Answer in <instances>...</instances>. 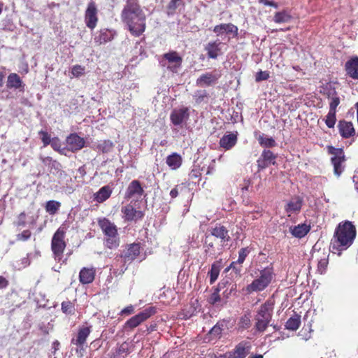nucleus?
Here are the masks:
<instances>
[{
	"mask_svg": "<svg viewBox=\"0 0 358 358\" xmlns=\"http://www.w3.org/2000/svg\"><path fill=\"white\" fill-rule=\"evenodd\" d=\"M97 22L96 8L93 2L88 4L85 12V23L87 27L93 29Z\"/></svg>",
	"mask_w": 358,
	"mask_h": 358,
	"instance_id": "nucleus-18",
	"label": "nucleus"
},
{
	"mask_svg": "<svg viewBox=\"0 0 358 358\" xmlns=\"http://www.w3.org/2000/svg\"><path fill=\"white\" fill-rule=\"evenodd\" d=\"M338 128L341 136L343 138H348L355 135V130L351 122L340 120Z\"/></svg>",
	"mask_w": 358,
	"mask_h": 358,
	"instance_id": "nucleus-20",
	"label": "nucleus"
},
{
	"mask_svg": "<svg viewBox=\"0 0 358 358\" xmlns=\"http://www.w3.org/2000/svg\"><path fill=\"white\" fill-rule=\"evenodd\" d=\"M222 44L219 39L206 43L204 45V50L207 53L208 58L216 59L220 55H222L223 53L221 49Z\"/></svg>",
	"mask_w": 358,
	"mask_h": 358,
	"instance_id": "nucleus-14",
	"label": "nucleus"
},
{
	"mask_svg": "<svg viewBox=\"0 0 358 358\" xmlns=\"http://www.w3.org/2000/svg\"><path fill=\"white\" fill-rule=\"evenodd\" d=\"M178 185L176 186L173 189H172L170 192V196L172 199H174L178 195Z\"/></svg>",
	"mask_w": 358,
	"mask_h": 358,
	"instance_id": "nucleus-61",
	"label": "nucleus"
},
{
	"mask_svg": "<svg viewBox=\"0 0 358 358\" xmlns=\"http://www.w3.org/2000/svg\"><path fill=\"white\" fill-rule=\"evenodd\" d=\"M221 74L216 70L201 74L196 80V85L201 87L215 85L220 78Z\"/></svg>",
	"mask_w": 358,
	"mask_h": 358,
	"instance_id": "nucleus-11",
	"label": "nucleus"
},
{
	"mask_svg": "<svg viewBox=\"0 0 358 358\" xmlns=\"http://www.w3.org/2000/svg\"><path fill=\"white\" fill-rule=\"evenodd\" d=\"M251 343L248 341H241L236 345L234 354L236 358H245L250 352Z\"/></svg>",
	"mask_w": 358,
	"mask_h": 358,
	"instance_id": "nucleus-25",
	"label": "nucleus"
},
{
	"mask_svg": "<svg viewBox=\"0 0 358 358\" xmlns=\"http://www.w3.org/2000/svg\"><path fill=\"white\" fill-rule=\"evenodd\" d=\"M51 147L52 149L55 151L59 152L60 154L65 155V148H61V142L60 140L55 137L52 139V141L50 143Z\"/></svg>",
	"mask_w": 358,
	"mask_h": 358,
	"instance_id": "nucleus-44",
	"label": "nucleus"
},
{
	"mask_svg": "<svg viewBox=\"0 0 358 358\" xmlns=\"http://www.w3.org/2000/svg\"><path fill=\"white\" fill-rule=\"evenodd\" d=\"M113 32L108 29H101L94 38L96 43L101 45L110 41L113 38Z\"/></svg>",
	"mask_w": 358,
	"mask_h": 358,
	"instance_id": "nucleus-32",
	"label": "nucleus"
},
{
	"mask_svg": "<svg viewBox=\"0 0 358 358\" xmlns=\"http://www.w3.org/2000/svg\"><path fill=\"white\" fill-rule=\"evenodd\" d=\"M353 182L355 183V187L358 192V172H356L353 176Z\"/></svg>",
	"mask_w": 358,
	"mask_h": 358,
	"instance_id": "nucleus-63",
	"label": "nucleus"
},
{
	"mask_svg": "<svg viewBox=\"0 0 358 358\" xmlns=\"http://www.w3.org/2000/svg\"><path fill=\"white\" fill-rule=\"evenodd\" d=\"M277 155H275L270 150H264L257 160V164L259 170H262L269 166L271 164L274 165L275 164V159Z\"/></svg>",
	"mask_w": 358,
	"mask_h": 358,
	"instance_id": "nucleus-13",
	"label": "nucleus"
},
{
	"mask_svg": "<svg viewBox=\"0 0 358 358\" xmlns=\"http://www.w3.org/2000/svg\"><path fill=\"white\" fill-rule=\"evenodd\" d=\"M62 310L63 313L67 315H71L74 313V306L71 301H64L62 303Z\"/></svg>",
	"mask_w": 358,
	"mask_h": 358,
	"instance_id": "nucleus-45",
	"label": "nucleus"
},
{
	"mask_svg": "<svg viewBox=\"0 0 358 358\" xmlns=\"http://www.w3.org/2000/svg\"><path fill=\"white\" fill-rule=\"evenodd\" d=\"M310 230V227L306 224H300L297 226L289 227V231L292 235L298 238L304 237Z\"/></svg>",
	"mask_w": 358,
	"mask_h": 358,
	"instance_id": "nucleus-29",
	"label": "nucleus"
},
{
	"mask_svg": "<svg viewBox=\"0 0 358 358\" xmlns=\"http://www.w3.org/2000/svg\"><path fill=\"white\" fill-rule=\"evenodd\" d=\"M159 63L173 73H178L182 67V57L176 51H169L161 56Z\"/></svg>",
	"mask_w": 358,
	"mask_h": 358,
	"instance_id": "nucleus-6",
	"label": "nucleus"
},
{
	"mask_svg": "<svg viewBox=\"0 0 358 358\" xmlns=\"http://www.w3.org/2000/svg\"><path fill=\"white\" fill-rule=\"evenodd\" d=\"M303 199L299 196L292 198L285 207L287 215L290 217L292 214H298L301 209Z\"/></svg>",
	"mask_w": 358,
	"mask_h": 358,
	"instance_id": "nucleus-19",
	"label": "nucleus"
},
{
	"mask_svg": "<svg viewBox=\"0 0 358 358\" xmlns=\"http://www.w3.org/2000/svg\"><path fill=\"white\" fill-rule=\"evenodd\" d=\"M226 327V324L224 321L218 322L209 331L211 338H220L223 330Z\"/></svg>",
	"mask_w": 358,
	"mask_h": 358,
	"instance_id": "nucleus-38",
	"label": "nucleus"
},
{
	"mask_svg": "<svg viewBox=\"0 0 358 358\" xmlns=\"http://www.w3.org/2000/svg\"><path fill=\"white\" fill-rule=\"evenodd\" d=\"M144 193V190L138 180H134L129 185L126 194L125 199H134L138 200Z\"/></svg>",
	"mask_w": 358,
	"mask_h": 358,
	"instance_id": "nucleus-15",
	"label": "nucleus"
},
{
	"mask_svg": "<svg viewBox=\"0 0 358 358\" xmlns=\"http://www.w3.org/2000/svg\"><path fill=\"white\" fill-rule=\"evenodd\" d=\"M329 101V110L336 112V108L340 103L339 96L334 97Z\"/></svg>",
	"mask_w": 358,
	"mask_h": 358,
	"instance_id": "nucleus-54",
	"label": "nucleus"
},
{
	"mask_svg": "<svg viewBox=\"0 0 358 358\" xmlns=\"http://www.w3.org/2000/svg\"><path fill=\"white\" fill-rule=\"evenodd\" d=\"M121 18L135 36L141 35L145 29V15L138 3V0H127L122 11Z\"/></svg>",
	"mask_w": 358,
	"mask_h": 358,
	"instance_id": "nucleus-1",
	"label": "nucleus"
},
{
	"mask_svg": "<svg viewBox=\"0 0 358 358\" xmlns=\"http://www.w3.org/2000/svg\"><path fill=\"white\" fill-rule=\"evenodd\" d=\"M273 304L269 301L265 302L259 307L255 320L256 321L255 328L259 332H264L272 318Z\"/></svg>",
	"mask_w": 358,
	"mask_h": 358,
	"instance_id": "nucleus-5",
	"label": "nucleus"
},
{
	"mask_svg": "<svg viewBox=\"0 0 358 358\" xmlns=\"http://www.w3.org/2000/svg\"><path fill=\"white\" fill-rule=\"evenodd\" d=\"M242 264L238 263V262H233L230 266L226 268V271H229L230 269H232V271L238 276L241 275L242 272Z\"/></svg>",
	"mask_w": 358,
	"mask_h": 358,
	"instance_id": "nucleus-46",
	"label": "nucleus"
},
{
	"mask_svg": "<svg viewBox=\"0 0 358 358\" xmlns=\"http://www.w3.org/2000/svg\"><path fill=\"white\" fill-rule=\"evenodd\" d=\"M336 112L329 110L325 120V123L329 128H333L336 124Z\"/></svg>",
	"mask_w": 358,
	"mask_h": 358,
	"instance_id": "nucleus-43",
	"label": "nucleus"
},
{
	"mask_svg": "<svg viewBox=\"0 0 358 358\" xmlns=\"http://www.w3.org/2000/svg\"><path fill=\"white\" fill-rule=\"evenodd\" d=\"M122 213L124 215L127 220H138L143 217L144 214L141 210H136L131 204L127 205L122 208Z\"/></svg>",
	"mask_w": 358,
	"mask_h": 358,
	"instance_id": "nucleus-21",
	"label": "nucleus"
},
{
	"mask_svg": "<svg viewBox=\"0 0 358 358\" xmlns=\"http://www.w3.org/2000/svg\"><path fill=\"white\" fill-rule=\"evenodd\" d=\"M324 94L329 100L338 96V94H337L336 90L333 87L327 88Z\"/></svg>",
	"mask_w": 358,
	"mask_h": 358,
	"instance_id": "nucleus-57",
	"label": "nucleus"
},
{
	"mask_svg": "<svg viewBox=\"0 0 358 358\" xmlns=\"http://www.w3.org/2000/svg\"><path fill=\"white\" fill-rule=\"evenodd\" d=\"M347 74L353 79H358V57H355L345 63Z\"/></svg>",
	"mask_w": 358,
	"mask_h": 358,
	"instance_id": "nucleus-28",
	"label": "nucleus"
},
{
	"mask_svg": "<svg viewBox=\"0 0 358 358\" xmlns=\"http://www.w3.org/2000/svg\"><path fill=\"white\" fill-rule=\"evenodd\" d=\"M328 152L329 154L334 155L332 157H338L344 155V152L342 149L335 148L333 146L328 147Z\"/></svg>",
	"mask_w": 358,
	"mask_h": 358,
	"instance_id": "nucleus-51",
	"label": "nucleus"
},
{
	"mask_svg": "<svg viewBox=\"0 0 358 358\" xmlns=\"http://www.w3.org/2000/svg\"><path fill=\"white\" fill-rule=\"evenodd\" d=\"M220 287L221 285L220 284H219L218 287L215 289L213 293L208 298V301L210 304L217 306H222L223 304L227 303L226 300L221 298V296L219 294Z\"/></svg>",
	"mask_w": 358,
	"mask_h": 358,
	"instance_id": "nucleus-34",
	"label": "nucleus"
},
{
	"mask_svg": "<svg viewBox=\"0 0 358 358\" xmlns=\"http://www.w3.org/2000/svg\"><path fill=\"white\" fill-rule=\"evenodd\" d=\"M331 163L334 166V173L337 176L339 177L344 170V166L343 164L345 161V156L337 157H331Z\"/></svg>",
	"mask_w": 358,
	"mask_h": 358,
	"instance_id": "nucleus-33",
	"label": "nucleus"
},
{
	"mask_svg": "<svg viewBox=\"0 0 358 358\" xmlns=\"http://www.w3.org/2000/svg\"><path fill=\"white\" fill-rule=\"evenodd\" d=\"M96 271L94 268H83L79 273L80 282L82 284L91 283L95 277Z\"/></svg>",
	"mask_w": 358,
	"mask_h": 358,
	"instance_id": "nucleus-27",
	"label": "nucleus"
},
{
	"mask_svg": "<svg viewBox=\"0 0 358 358\" xmlns=\"http://www.w3.org/2000/svg\"><path fill=\"white\" fill-rule=\"evenodd\" d=\"M24 86L25 85L17 73H12L8 75L6 83L7 88L19 90L20 92H23Z\"/></svg>",
	"mask_w": 358,
	"mask_h": 358,
	"instance_id": "nucleus-22",
	"label": "nucleus"
},
{
	"mask_svg": "<svg viewBox=\"0 0 358 358\" xmlns=\"http://www.w3.org/2000/svg\"><path fill=\"white\" fill-rule=\"evenodd\" d=\"M182 157L178 153H173L166 157L167 165L173 170L178 169L182 164Z\"/></svg>",
	"mask_w": 358,
	"mask_h": 358,
	"instance_id": "nucleus-30",
	"label": "nucleus"
},
{
	"mask_svg": "<svg viewBox=\"0 0 358 358\" xmlns=\"http://www.w3.org/2000/svg\"><path fill=\"white\" fill-rule=\"evenodd\" d=\"M65 231L64 229L59 228L54 234L51 242V248L55 256V259L60 261L62 259L64 250L66 247L64 242Z\"/></svg>",
	"mask_w": 358,
	"mask_h": 358,
	"instance_id": "nucleus-7",
	"label": "nucleus"
},
{
	"mask_svg": "<svg viewBox=\"0 0 358 358\" xmlns=\"http://www.w3.org/2000/svg\"><path fill=\"white\" fill-rule=\"evenodd\" d=\"M209 238H210L209 235L206 234V238H205V243H204L205 253L206 254V255H208L209 257H213V254L210 252V249L213 248L214 245H213V242L208 241Z\"/></svg>",
	"mask_w": 358,
	"mask_h": 358,
	"instance_id": "nucleus-49",
	"label": "nucleus"
},
{
	"mask_svg": "<svg viewBox=\"0 0 358 358\" xmlns=\"http://www.w3.org/2000/svg\"><path fill=\"white\" fill-rule=\"evenodd\" d=\"M134 306L131 305V306H129L124 308L122 310L121 313L122 315H129L134 312Z\"/></svg>",
	"mask_w": 358,
	"mask_h": 358,
	"instance_id": "nucleus-60",
	"label": "nucleus"
},
{
	"mask_svg": "<svg viewBox=\"0 0 358 358\" xmlns=\"http://www.w3.org/2000/svg\"><path fill=\"white\" fill-rule=\"evenodd\" d=\"M26 214L24 213H21L16 222V225L18 227H24L26 226Z\"/></svg>",
	"mask_w": 358,
	"mask_h": 358,
	"instance_id": "nucleus-55",
	"label": "nucleus"
},
{
	"mask_svg": "<svg viewBox=\"0 0 358 358\" xmlns=\"http://www.w3.org/2000/svg\"><path fill=\"white\" fill-rule=\"evenodd\" d=\"M259 271V275L246 287L248 293L258 292L265 289L271 282L274 273L272 267H266Z\"/></svg>",
	"mask_w": 358,
	"mask_h": 358,
	"instance_id": "nucleus-3",
	"label": "nucleus"
},
{
	"mask_svg": "<svg viewBox=\"0 0 358 358\" xmlns=\"http://www.w3.org/2000/svg\"><path fill=\"white\" fill-rule=\"evenodd\" d=\"M85 68L80 65L73 66L71 69V73L75 77H79L84 73Z\"/></svg>",
	"mask_w": 358,
	"mask_h": 358,
	"instance_id": "nucleus-53",
	"label": "nucleus"
},
{
	"mask_svg": "<svg viewBox=\"0 0 358 358\" xmlns=\"http://www.w3.org/2000/svg\"><path fill=\"white\" fill-rule=\"evenodd\" d=\"M155 308L154 307H149L145 308L143 311L140 312L138 314L134 315L131 318H130L127 322L126 326L131 329L135 328L138 327L143 322L146 320L150 316L153 315L155 313Z\"/></svg>",
	"mask_w": 358,
	"mask_h": 358,
	"instance_id": "nucleus-10",
	"label": "nucleus"
},
{
	"mask_svg": "<svg viewBox=\"0 0 358 358\" xmlns=\"http://www.w3.org/2000/svg\"><path fill=\"white\" fill-rule=\"evenodd\" d=\"M8 285V280L3 276L0 275V289H5Z\"/></svg>",
	"mask_w": 358,
	"mask_h": 358,
	"instance_id": "nucleus-59",
	"label": "nucleus"
},
{
	"mask_svg": "<svg viewBox=\"0 0 358 358\" xmlns=\"http://www.w3.org/2000/svg\"><path fill=\"white\" fill-rule=\"evenodd\" d=\"M189 117V113L187 107L173 109L170 115L171 123L179 128H182L186 124Z\"/></svg>",
	"mask_w": 358,
	"mask_h": 358,
	"instance_id": "nucleus-8",
	"label": "nucleus"
},
{
	"mask_svg": "<svg viewBox=\"0 0 358 358\" xmlns=\"http://www.w3.org/2000/svg\"><path fill=\"white\" fill-rule=\"evenodd\" d=\"M251 321L248 316L246 315L240 318L238 326L240 329H245L250 327Z\"/></svg>",
	"mask_w": 358,
	"mask_h": 358,
	"instance_id": "nucleus-47",
	"label": "nucleus"
},
{
	"mask_svg": "<svg viewBox=\"0 0 358 358\" xmlns=\"http://www.w3.org/2000/svg\"><path fill=\"white\" fill-rule=\"evenodd\" d=\"M184 6L185 3L182 0H171L166 7V13L169 16L173 15Z\"/></svg>",
	"mask_w": 358,
	"mask_h": 358,
	"instance_id": "nucleus-31",
	"label": "nucleus"
},
{
	"mask_svg": "<svg viewBox=\"0 0 358 358\" xmlns=\"http://www.w3.org/2000/svg\"><path fill=\"white\" fill-rule=\"evenodd\" d=\"M259 2L266 5V6H272V7H274V8H278V4L274 2V1H264V0H259Z\"/></svg>",
	"mask_w": 358,
	"mask_h": 358,
	"instance_id": "nucleus-62",
	"label": "nucleus"
},
{
	"mask_svg": "<svg viewBox=\"0 0 358 358\" xmlns=\"http://www.w3.org/2000/svg\"><path fill=\"white\" fill-rule=\"evenodd\" d=\"M61 203L59 201L51 200L46 203L45 210L50 215H54L59 210Z\"/></svg>",
	"mask_w": 358,
	"mask_h": 358,
	"instance_id": "nucleus-41",
	"label": "nucleus"
},
{
	"mask_svg": "<svg viewBox=\"0 0 358 358\" xmlns=\"http://www.w3.org/2000/svg\"><path fill=\"white\" fill-rule=\"evenodd\" d=\"M328 262L326 259H322L318 262V271L320 273H323L327 266Z\"/></svg>",
	"mask_w": 358,
	"mask_h": 358,
	"instance_id": "nucleus-58",
	"label": "nucleus"
},
{
	"mask_svg": "<svg viewBox=\"0 0 358 358\" xmlns=\"http://www.w3.org/2000/svg\"><path fill=\"white\" fill-rule=\"evenodd\" d=\"M98 224L104 234L105 244L108 248H115L119 245V237L117 227L106 218L99 219Z\"/></svg>",
	"mask_w": 358,
	"mask_h": 358,
	"instance_id": "nucleus-4",
	"label": "nucleus"
},
{
	"mask_svg": "<svg viewBox=\"0 0 358 358\" xmlns=\"http://www.w3.org/2000/svg\"><path fill=\"white\" fill-rule=\"evenodd\" d=\"M249 253H250V250L248 247L242 248L238 251V258L236 262H238V263L243 264Z\"/></svg>",
	"mask_w": 358,
	"mask_h": 358,
	"instance_id": "nucleus-48",
	"label": "nucleus"
},
{
	"mask_svg": "<svg viewBox=\"0 0 358 358\" xmlns=\"http://www.w3.org/2000/svg\"><path fill=\"white\" fill-rule=\"evenodd\" d=\"M301 324V317L298 315H295L291 317L286 322V329L292 331H296L299 329Z\"/></svg>",
	"mask_w": 358,
	"mask_h": 358,
	"instance_id": "nucleus-39",
	"label": "nucleus"
},
{
	"mask_svg": "<svg viewBox=\"0 0 358 358\" xmlns=\"http://www.w3.org/2000/svg\"><path fill=\"white\" fill-rule=\"evenodd\" d=\"M66 141L68 150L73 152L81 150L85 144L84 138L79 136L77 134H70L66 138Z\"/></svg>",
	"mask_w": 358,
	"mask_h": 358,
	"instance_id": "nucleus-16",
	"label": "nucleus"
},
{
	"mask_svg": "<svg viewBox=\"0 0 358 358\" xmlns=\"http://www.w3.org/2000/svg\"><path fill=\"white\" fill-rule=\"evenodd\" d=\"M290 19L291 16L286 11L278 12L273 17V20L276 23L287 22Z\"/></svg>",
	"mask_w": 358,
	"mask_h": 358,
	"instance_id": "nucleus-42",
	"label": "nucleus"
},
{
	"mask_svg": "<svg viewBox=\"0 0 358 358\" xmlns=\"http://www.w3.org/2000/svg\"><path fill=\"white\" fill-rule=\"evenodd\" d=\"M213 31L217 36L224 38L223 36L227 35L230 38L231 37L235 38L237 36L238 29L237 26L232 23H222L215 26Z\"/></svg>",
	"mask_w": 358,
	"mask_h": 358,
	"instance_id": "nucleus-9",
	"label": "nucleus"
},
{
	"mask_svg": "<svg viewBox=\"0 0 358 358\" xmlns=\"http://www.w3.org/2000/svg\"><path fill=\"white\" fill-rule=\"evenodd\" d=\"M237 140V133H229L220 138V145L225 150H230L236 144Z\"/></svg>",
	"mask_w": 358,
	"mask_h": 358,
	"instance_id": "nucleus-24",
	"label": "nucleus"
},
{
	"mask_svg": "<svg viewBox=\"0 0 358 358\" xmlns=\"http://www.w3.org/2000/svg\"><path fill=\"white\" fill-rule=\"evenodd\" d=\"M31 236V232L29 230H24L22 233L17 235V240L18 241H27Z\"/></svg>",
	"mask_w": 358,
	"mask_h": 358,
	"instance_id": "nucleus-56",
	"label": "nucleus"
},
{
	"mask_svg": "<svg viewBox=\"0 0 358 358\" xmlns=\"http://www.w3.org/2000/svg\"><path fill=\"white\" fill-rule=\"evenodd\" d=\"M193 97L196 103L199 104L208 99V94L205 90H199L194 92Z\"/></svg>",
	"mask_w": 358,
	"mask_h": 358,
	"instance_id": "nucleus-40",
	"label": "nucleus"
},
{
	"mask_svg": "<svg viewBox=\"0 0 358 358\" xmlns=\"http://www.w3.org/2000/svg\"><path fill=\"white\" fill-rule=\"evenodd\" d=\"M38 134L41 136V138L43 143L44 146H47L48 145L50 144L52 139L50 138V135L48 134L47 131H40Z\"/></svg>",
	"mask_w": 358,
	"mask_h": 358,
	"instance_id": "nucleus-50",
	"label": "nucleus"
},
{
	"mask_svg": "<svg viewBox=\"0 0 358 358\" xmlns=\"http://www.w3.org/2000/svg\"><path fill=\"white\" fill-rule=\"evenodd\" d=\"M269 78V73L268 71H259L257 73L255 76L256 82H261L263 80H266Z\"/></svg>",
	"mask_w": 358,
	"mask_h": 358,
	"instance_id": "nucleus-52",
	"label": "nucleus"
},
{
	"mask_svg": "<svg viewBox=\"0 0 358 358\" xmlns=\"http://www.w3.org/2000/svg\"><path fill=\"white\" fill-rule=\"evenodd\" d=\"M356 236V229L351 222L340 223L336 228L331 242L332 250H341L349 248Z\"/></svg>",
	"mask_w": 358,
	"mask_h": 358,
	"instance_id": "nucleus-2",
	"label": "nucleus"
},
{
	"mask_svg": "<svg viewBox=\"0 0 358 358\" xmlns=\"http://www.w3.org/2000/svg\"><path fill=\"white\" fill-rule=\"evenodd\" d=\"M221 268V261L215 262L208 274L210 275V284L213 285L217 279Z\"/></svg>",
	"mask_w": 358,
	"mask_h": 358,
	"instance_id": "nucleus-35",
	"label": "nucleus"
},
{
	"mask_svg": "<svg viewBox=\"0 0 358 358\" xmlns=\"http://www.w3.org/2000/svg\"><path fill=\"white\" fill-rule=\"evenodd\" d=\"M262 147L271 148L276 146L277 143L272 137H267L264 134H259L257 138Z\"/></svg>",
	"mask_w": 358,
	"mask_h": 358,
	"instance_id": "nucleus-36",
	"label": "nucleus"
},
{
	"mask_svg": "<svg viewBox=\"0 0 358 358\" xmlns=\"http://www.w3.org/2000/svg\"><path fill=\"white\" fill-rule=\"evenodd\" d=\"M140 254V245L138 243L131 244L124 255L117 256L115 262L126 264L131 262Z\"/></svg>",
	"mask_w": 358,
	"mask_h": 358,
	"instance_id": "nucleus-12",
	"label": "nucleus"
},
{
	"mask_svg": "<svg viewBox=\"0 0 358 358\" xmlns=\"http://www.w3.org/2000/svg\"><path fill=\"white\" fill-rule=\"evenodd\" d=\"M113 148L114 144L110 140L99 141L96 145V149L103 153H108L111 152Z\"/></svg>",
	"mask_w": 358,
	"mask_h": 358,
	"instance_id": "nucleus-37",
	"label": "nucleus"
},
{
	"mask_svg": "<svg viewBox=\"0 0 358 358\" xmlns=\"http://www.w3.org/2000/svg\"><path fill=\"white\" fill-rule=\"evenodd\" d=\"M91 326L80 327L76 338H73L71 341V344L76 345L80 348H83L86 340L91 333Z\"/></svg>",
	"mask_w": 358,
	"mask_h": 358,
	"instance_id": "nucleus-17",
	"label": "nucleus"
},
{
	"mask_svg": "<svg viewBox=\"0 0 358 358\" xmlns=\"http://www.w3.org/2000/svg\"><path fill=\"white\" fill-rule=\"evenodd\" d=\"M210 235L221 239L223 243L228 242L230 239L229 231L224 226L217 224L210 229Z\"/></svg>",
	"mask_w": 358,
	"mask_h": 358,
	"instance_id": "nucleus-23",
	"label": "nucleus"
},
{
	"mask_svg": "<svg viewBox=\"0 0 358 358\" xmlns=\"http://www.w3.org/2000/svg\"><path fill=\"white\" fill-rule=\"evenodd\" d=\"M60 343L58 341H55L52 343V348L54 350L55 353L59 348Z\"/></svg>",
	"mask_w": 358,
	"mask_h": 358,
	"instance_id": "nucleus-64",
	"label": "nucleus"
},
{
	"mask_svg": "<svg viewBox=\"0 0 358 358\" xmlns=\"http://www.w3.org/2000/svg\"><path fill=\"white\" fill-rule=\"evenodd\" d=\"M112 192L113 189L110 186L105 185L94 194L93 199L98 203H103L110 196Z\"/></svg>",
	"mask_w": 358,
	"mask_h": 358,
	"instance_id": "nucleus-26",
	"label": "nucleus"
}]
</instances>
